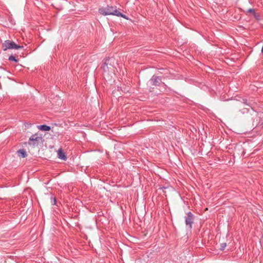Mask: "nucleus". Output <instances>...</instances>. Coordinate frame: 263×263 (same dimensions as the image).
Instances as JSON below:
<instances>
[{"label": "nucleus", "mask_w": 263, "mask_h": 263, "mask_svg": "<svg viewBox=\"0 0 263 263\" xmlns=\"http://www.w3.org/2000/svg\"><path fill=\"white\" fill-rule=\"evenodd\" d=\"M244 103L245 104H247V101L246 100H244Z\"/></svg>", "instance_id": "2eb2a0df"}, {"label": "nucleus", "mask_w": 263, "mask_h": 263, "mask_svg": "<svg viewBox=\"0 0 263 263\" xmlns=\"http://www.w3.org/2000/svg\"><path fill=\"white\" fill-rule=\"evenodd\" d=\"M38 128L43 131H49L50 129V127L46 125H42L38 126Z\"/></svg>", "instance_id": "6e6552de"}, {"label": "nucleus", "mask_w": 263, "mask_h": 263, "mask_svg": "<svg viewBox=\"0 0 263 263\" xmlns=\"http://www.w3.org/2000/svg\"><path fill=\"white\" fill-rule=\"evenodd\" d=\"M161 79L157 76H153L151 79V83L152 85L158 86L160 84Z\"/></svg>", "instance_id": "423d86ee"}, {"label": "nucleus", "mask_w": 263, "mask_h": 263, "mask_svg": "<svg viewBox=\"0 0 263 263\" xmlns=\"http://www.w3.org/2000/svg\"><path fill=\"white\" fill-rule=\"evenodd\" d=\"M41 138L36 134L33 135L29 140L28 143L29 145H35L37 144L38 142Z\"/></svg>", "instance_id": "39448f33"}, {"label": "nucleus", "mask_w": 263, "mask_h": 263, "mask_svg": "<svg viewBox=\"0 0 263 263\" xmlns=\"http://www.w3.org/2000/svg\"><path fill=\"white\" fill-rule=\"evenodd\" d=\"M226 245H227L226 242L221 243L220 244V249L222 250H223L226 248Z\"/></svg>", "instance_id": "9b49d317"}, {"label": "nucleus", "mask_w": 263, "mask_h": 263, "mask_svg": "<svg viewBox=\"0 0 263 263\" xmlns=\"http://www.w3.org/2000/svg\"><path fill=\"white\" fill-rule=\"evenodd\" d=\"M51 202L52 203V204H55V203H56V199L55 198H52L51 197Z\"/></svg>", "instance_id": "f8f14e48"}, {"label": "nucleus", "mask_w": 263, "mask_h": 263, "mask_svg": "<svg viewBox=\"0 0 263 263\" xmlns=\"http://www.w3.org/2000/svg\"><path fill=\"white\" fill-rule=\"evenodd\" d=\"M17 153L19 156L22 158H25L27 156V154L24 149H20L17 151Z\"/></svg>", "instance_id": "1a4fd4ad"}, {"label": "nucleus", "mask_w": 263, "mask_h": 263, "mask_svg": "<svg viewBox=\"0 0 263 263\" xmlns=\"http://www.w3.org/2000/svg\"><path fill=\"white\" fill-rule=\"evenodd\" d=\"M2 47L5 51L8 49H19L23 48V46L17 45L14 42L10 40L5 41L3 43Z\"/></svg>", "instance_id": "f03ea898"}, {"label": "nucleus", "mask_w": 263, "mask_h": 263, "mask_svg": "<svg viewBox=\"0 0 263 263\" xmlns=\"http://www.w3.org/2000/svg\"><path fill=\"white\" fill-rule=\"evenodd\" d=\"M194 219V216L191 212L187 213L186 216L185 217V224L186 226H188L190 229L192 228Z\"/></svg>", "instance_id": "20e7f679"}, {"label": "nucleus", "mask_w": 263, "mask_h": 263, "mask_svg": "<svg viewBox=\"0 0 263 263\" xmlns=\"http://www.w3.org/2000/svg\"><path fill=\"white\" fill-rule=\"evenodd\" d=\"M112 62L113 63H111V65H108V67H109L113 68L114 69V63H115V60L114 59V61H112Z\"/></svg>", "instance_id": "4468645a"}, {"label": "nucleus", "mask_w": 263, "mask_h": 263, "mask_svg": "<svg viewBox=\"0 0 263 263\" xmlns=\"http://www.w3.org/2000/svg\"><path fill=\"white\" fill-rule=\"evenodd\" d=\"M99 12L100 14L104 15H113L117 16H121L127 20L128 19L124 14L120 13L117 9L116 7L107 6L106 7L100 8L99 9Z\"/></svg>", "instance_id": "f257e3e1"}, {"label": "nucleus", "mask_w": 263, "mask_h": 263, "mask_svg": "<svg viewBox=\"0 0 263 263\" xmlns=\"http://www.w3.org/2000/svg\"><path fill=\"white\" fill-rule=\"evenodd\" d=\"M248 12L251 13H253V14H255L254 10L253 9H252V8H250V9H248Z\"/></svg>", "instance_id": "ddd939ff"}, {"label": "nucleus", "mask_w": 263, "mask_h": 263, "mask_svg": "<svg viewBox=\"0 0 263 263\" xmlns=\"http://www.w3.org/2000/svg\"><path fill=\"white\" fill-rule=\"evenodd\" d=\"M58 156L59 158L62 160H66L67 159L65 154L63 152L61 148L59 149L58 151Z\"/></svg>", "instance_id": "0eeeda50"}, {"label": "nucleus", "mask_w": 263, "mask_h": 263, "mask_svg": "<svg viewBox=\"0 0 263 263\" xmlns=\"http://www.w3.org/2000/svg\"><path fill=\"white\" fill-rule=\"evenodd\" d=\"M114 61L113 58H107L104 60L103 65L101 66V68L104 72L111 71L112 72H114V70L113 68L109 67V65H111V63Z\"/></svg>", "instance_id": "7ed1b4c3"}, {"label": "nucleus", "mask_w": 263, "mask_h": 263, "mask_svg": "<svg viewBox=\"0 0 263 263\" xmlns=\"http://www.w3.org/2000/svg\"><path fill=\"white\" fill-rule=\"evenodd\" d=\"M9 61H14L15 62H17V60L15 59V58L13 56V55H11L9 57Z\"/></svg>", "instance_id": "9d476101"}]
</instances>
